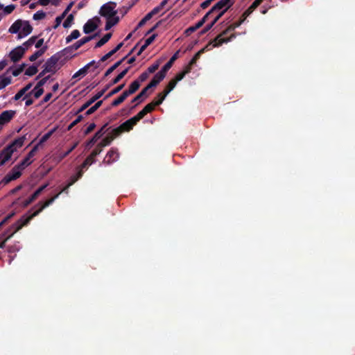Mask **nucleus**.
<instances>
[{"label":"nucleus","instance_id":"obj_1","mask_svg":"<svg viewBox=\"0 0 355 355\" xmlns=\"http://www.w3.org/2000/svg\"><path fill=\"white\" fill-rule=\"evenodd\" d=\"M245 20V17H241L239 20L232 23L224 31L217 35L214 40V46H220L224 43L232 42L234 38H236V33H234V30L241 26Z\"/></svg>","mask_w":355,"mask_h":355},{"label":"nucleus","instance_id":"obj_2","mask_svg":"<svg viewBox=\"0 0 355 355\" xmlns=\"http://www.w3.org/2000/svg\"><path fill=\"white\" fill-rule=\"evenodd\" d=\"M71 187L70 182H69L66 187H64L60 191H59L57 194L51 197L50 199L47 200L46 202H39L33 208H36L38 207L37 211H35L33 214L27 216L26 220L20 225L18 227H17L16 230L19 229H21L24 226L27 225L31 220L35 216H37L40 213H41L43 209L50 205H51L56 199L59 198V196L62 192L68 193L69 189Z\"/></svg>","mask_w":355,"mask_h":355},{"label":"nucleus","instance_id":"obj_3","mask_svg":"<svg viewBox=\"0 0 355 355\" xmlns=\"http://www.w3.org/2000/svg\"><path fill=\"white\" fill-rule=\"evenodd\" d=\"M117 3L110 1L103 5L99 10V15L106 19H111L116 16L118 10L116 9Z\"/></svg>","mask_w":355,"mask_h":355},{"label":"nucleus","instance_id":"obj_4","mask_svg":"<svg viewBox=\"0 0 355 355\" xmlns=\"http://www.w3.org/2000/svg\"><path fill=\"white\" fill-rule=\"evenodd\" d=\"M234 1L235 0H229L228 3L226 6H223L222 9H220L219 10H216V12H217V15L214 17V19L211 21V22L210 24H208L206 26V27L205 28L202 33H206V32L209 31L214 26V25L217 21H218V20L220 19H221L223 17V15L227 12V10L234 4Z\"/></svg>","mask_w":355,"mask_h":355},{"label":"nucleus","instance_id":"obj_5","mask_svg":"<svg viewBox=\"0 0 355 355\" xmlns=\"http://www.w3.org/2000/svg\"><path fill=\"white\" fill-rule=\"evenodd\" d=\"M98 35V33H94L92 35L85 36V37H82L81 40L77 41L73 44L69 46L64 49L63 52L65 53H71V51H77L80 47H81L83 44L92 41L94 38H96Z\"/></svg>","mask_w":355,"mask_h":355},{"label":"nucleus","instance_id":"obj_6","mask_svg":"<svg viewBox=\"0 0 355 355\" xmlns=\"http://www.w3.org/2000/svg\"><path fill=\"white\" fill-rule=\"evenodd\" d=\"M137 124V121H136V118L133 116L124 121L123 123L120 125L116 128H114L115 134L119 135L123 132H129Z\"/></svg>","mask_w":355,"mask_h":355},{"label":"nucleus","instance_id":"obj_7","mask_svg":"<svg viewBox=\"0 0 355 355\" xmlns=\"http://www.w3.org/2000/svg\"><path fill=\"white\" fill-rule=\"evenodd\" d=\"M60 56L55 54L48 58L46 63L44 64L43 68L48 72L55 73L56 71V67L59 61Z\"/></svg>","mask_w":355,"mask_h":355},{"label":"nucleus","instance_id":"obj_8","mask_svg":"<svg viewBox=\"0 0 355 355\" xmlns=\"http://www.w3.org/2000/svg\"><path fill=\"white\" fill-rule=\"evenodd\" d=\"M25 48L23 46H18L12 49L9 54V57L14 63H16L23 58Z\"/></svg>","mask_w":355,"mask_h":355},{"label":"nucleus","instance_id":"obj_9","mask_svg":"<svg viewBox=\"0 0 355 355\" xmlns=\"http://www.w3.org/2000/svg\"><path fill=\"white\" fill-rule=\"evenodd\" d=\"M228 1L229 0H219L218 3H216L214 6H212L210 10H209L205 15V16L200 19V21L203 24H205L211 13L214 12L216 10L222 9L223 6H226L228 3Z\"/></svg>","mask_w":355,"mask_h":355},{"label":"nucleus","instance_id":"obj_10","mask_svg":"<svg viewBox=\"0 0 355 355\" xmlns=\"http://www.w3.org/2000/svg\"><path fill=\"white\" fill-rule=\"evenodd\" d=\"M106 127L107 123H105V125H104L99 130L95 132V134L90 139V140L86 143V148H91L96 144V142L98 140L103 137V135L105 133L107 130Z\"/></svg>","mask_w":355,"mask_h":355},{"label":"nucleus","instance_id":"obj_11","mask_svg":"<svg viewBox=\"0 0 355 355\" xmlns=\"http://www.w3.org/2000/svg\"><path fill=\"white\" fill-rule=\"evenodd\" d=\"M119 154L116 148H111L105 155L103 159V163L107 165H110L116 162L119 158Z\"/></svg>","mask_w":355,"mask_h":355},{"label":"nucleus","instance_id":"obj_12","mask_svg":"<svg viewBox=\"0 0 355 355\" xmlns=\"http://www.w3.org/2000/svg\"><path fill=\"white\" fill-rule=\"evenodd\" d=\"M13 155V150L11 149V146L8 145L4 147L0 152V157L2 158L0 164H4L9 160Z\"/></svg>","mask_w":355,"mask_h":355},{"label":"nucleus","instance_id":"obj_13","mask_svg":"<svg viewBox=\"0 0 355 355\" xmlns=\"http://www.w3.org/2000/svg\"><path fill=\"white\" fill-rule=\"evenodd\" d=\"M175 82H173L172 80L168 83L166 86V88L163 91V92L159 93L158 96H159V101L158 103H162L164 101L165 97L175 88Z\"/></svg>","mask_w":355,"mask_h":355},{"label":"nucleus","instance_id":"obj_14","mask_svg":"<svg viewBox=\"0 0 355 355\" xmlns=\"http://www.w3.org/2000/svg\"><path fill=\"white\" fill-rule=\"evenodd\" d=\"M16 112L13 110H8V111H3L0 114V124H6L10 122L15 116Z\"/></svg>","mask_w":355,"mask_h":355},{"label":"nucleus","instance_id":"obj_15","mask_svg":"<svg viewBox=\"0 0 355 355\" xmlns=\"http://www.w3.org/2000/svg\"><path fill=\"white\" fill-rule=\"evenodd\" d=\"M164 73L162 72V70L156 73L153 78V79L150 81V83L147 85L148 88L150 89L153 88V87L157 86L161 81L164 80L165 78Z\"/></svg>","mask_w":355,"mask_h":355},{"label":"nucleus","instance_id":"obj_16","mask_svg":"<svg viewBox=\"0 0 355 355\" xmlns=\"http://www.w3.org/2000/svg\"><path fill=\"white\" fill-rule=\"evenodd\" d=\"M98 25L94 19H89L83 25V32L86 34L91 33L96 30Z\"/></svg>","mask_w":355,"mask_h":355},{"label":"nucleus","instance_id":"obj_17","mask_svg":"<svg viewBox=\"0 0 355 355\" xmlns=\"http://www.w3.org/2000/svg\"><path fill=\"white\" fill-rule=\"evenodd\" d=\"M179 52H180L179 50L177 52H175L173 55V56L170 58V60L168 61V62L166 63L164 65V67H162V69H161L165 76L166 74V72L172 67L175 61L178 58Z\"/></svg>","mask_w":355,"mask_h":355},{"label":"nucleus","instance_id":"obj_18","mask_svg":"<svg viewBox=\"0 0 355 355\" xmlns=\"http://www.w3.org/2000/svg\"><path fill=\"white\" fill-rule=\"evenodd\" d=\"M118 135L115 134L114 129H113L110 133H108L106 137L101 141L99 142L101 146L104 148L106 146L110 145L112 141L116 138Z\"/></svg>","mask_w":355,"mask_h":355},{"label":"nucleus","instance_id":"obj_19","mask_svg":"<svg viewBox=\"0 0 355 355\" xmlns=\"http://www.w3.org/2000/svg\"><path fill=\"white\" fill-rule=\"evenodd\" d=\"M27 217L24 218V216H23L22 218H21L19 220H18L17 221L16 223H15L14 225H12V227L15 228L12 234H10V236H7V238H6L3 241H2L1 242H0V249H2L4 248L5 246V243L6 242L7 240H8L13 234L15 232H17V230H16L17 227H18L20 225H21L23 223V222L26 220ZM20 229H19V230Z\"/></svg>","mask_w":355,"mask_h":355},{"label":"nucleus","instance_id":"obj_20","mask_svg":"<svg viewBox=\"0 0 355 355\" xmlns=\"http://www.w3.org/2000/svg\"><path fill=\"white\" fill-rule=\"evenodd\" d=\"M33 86V83H29L27 85L24 86V88L20 89L13 97V101H19V98H21L24 95L25 96L27 94V92H28Z\"/></svg>","mask_w":355,"mask_h":355},{"label":"nucleus","instance_id":"obj_21","mask_svg":"<svg viewBox=\"0 0 355 355\" xmlns=\"http://www.w3.org/2000/svg\"><path fill=\"white\" fill-rule=\"evenodd\" d=\"M26 139V136H23L15 139L14 141L11 142V144H8L9 146H11V149L13 150V153L17 150L18 148L21 147Z\"/></svg>","mask_w":355,"mask_h":355},{"label":"nucleus","instance_id":"obj_22","mask_svg":"<svg viewBox=\"0 0 355 355\" xmlns=\"http://www.w3.org/2000/svg\"><path fill=\"white\" fill-rule=\"evenodd\" d=\"M100 98V94H94L91 98L89 99L86 103H85L77 111V113H80V112H83L85 109L89 107L91 105H92L94 102Z\"/></svg>","mask_w":355,"mask_h":355},{"label":"nucleus","instance_id":"obj_23","mask_svg":"<svg viewBox=\"0 0 355 355\" xmlns=\"http://www.w3.org/2000/svg\"><path fill=\"white\" fill-rule=\"evenodd\" d=\"M149 90L150 89L146 85V87H144L138 95H137L135 97L132 98L131 102H138V103H141L142 101L143 98H146L148 96L147 93Z\"/></svg>","mask_w":355,"mask_h":355},{"label":"nucleus","instance_id":"obj_24","mask_svg":"<svg viewBox=\"0 0 355 355\" xmlns=\"http://www.w3.org/2000/svg\"><path fill=\"white\" fill-rule=\"evenodd\" d=\"M44 92V89L42 87L37 88V84H36V86L33 88V89L32 91L28 92L25 95V98H28V97H30L31 96L33 95L35 98H38L43 94Z\"/></svg>","mask_w":355,"mask_h":355},{"label":"nucleus","instance_id":"obj_25","mask_svg":"<svg viewBox=\"0 0 355 355\" xmlns=\"http://www.w3.org/2000/svg\"><path fill=\"white\" fill-rule=\"evenodd\" d=\"M23 23L24 21H22L21 19L16 20L12 23L8 31L11 33H17L21 30L23 26Z\"/></svg>","mask_w":355,"mask_h":355},{"label":"nucleus","instance_id":"obj_26","mask_svg":"<svg viewBox=\"0 0 355 355\" xmlns=\"http://www.w3.org/2000/svg\"><path fill=\"white\" fill-rule=\"evenodd\" d=\"M47 49H48L47 46H44L43 47L40 48L39 50H37L35 53H33V55H31L29 57V60L30 61H35L39 57H40L42 55H44L46 53V51H47Z\"/></svg>","mask_w":355,"mask_h":355},{"label":"nucleus","instance_id":"obj_27","mask_svg":"<svg viewBox=\"0 0 355 355\" xmlns=\"http://www.w3.org/2000/svg\"><path fill=\"white\" fill-rule=\"evenodd\" d=\"M22 171L23 170L18 165H15L9 172V174L11 175L12 180H15L21 177Z\"/></svg>","mask_w":355,"mask_h":355},{"label":"nucleus","instance_id":"obj_28","mask_svg":"<svg viewBox=\"0 0 355 355\" xmlns=\"http://www.w3.org/2000/svg\"><path fill=\"white\" fill-rule=\"evenodd\" d=\"M119 21V17L116 15L111 19H107L105 22V31L110 30L112 27L115 26Z\"/></svg>","mask_w":355,"mask_h":355},{"label":"nucleus","instance_id":"obj_29","mask_svg":"<svg viewBox=\"0 0 355 355\" xmlns=\"http://www.w3.org/2000/svg\"><path fill=\"white\" fill-rule=\"evenodd\" d=\"M130 70V67H128L121 71L119 73L117 74V76L114 78L112 82L111 85H114L119 83L122 78H123L125 75L128 73V71Z\"/></svg>","mask_w":355,"mask_h":355},{"label":"nucleus","instance_id":"obj_30","mask_svg":"<svg viewBox=\"0 0 355 355\" xmlns=\"http://www.w3.org/2000/svg\"><path fill=\"white\" fill-rule=\"evenodd\" d=\"M10 83H12V78L10 76L5 77L4 76H0V90L4 89L5 87Z\"/></svg>","mask_w":355,"mask_h":355},{"label":"nucleus","instance_id":"obj_31","mask_svg":"<svg viewBox=\"0 0 355 355\" xmlns=\"http://www.w3.org/2000/svg\"><path fill=\"white\" fill-rule=\"evenodd\" d=\"M94 163H95V158L90 154L85 158L80 168L83 170V168H87Z\"/></svg>","mask_w":355,"mask_h":355},{"label":"nucleus","instance_id":"obj_32","mask_svg":"<svg viewBox=\"0 0 355 355\" xmlns=\"http://www.w3.org/2000/svg\"><path fill=\"white\" fill-rule=\"evenodd\" d=\"M21 29L24 35H26V36L31 34L33 31V27L28 21H24Z\"/></svg>","mask_w":355,"mask_h":355},{"label":"nucleus","instance_id":"obj_33","mask_svg":"<svg viewBox=\"0 0 355 355\" xmlns=\"http://www.w3.org/2000/svg\"><path fill=\"white\" fill-rule=\"evenodd\" d=\"M111 37H112L111 33H106L102 39H101L98 42L96 43L94 47L98 48V47L103 46L105 43H107L109 41V40L111 38Z\"/></svg>","mask_w":355,"mask_h":355},{"label":"nucleus","instance_id":"obj_34","mask_svg":"<svg viewBox=\"0 0 355 355\" xmlns=\"http://www.w3.org/2000/svg\"><path fill=\"white\" fill-rule=\"evenodd\" d=\"M80 35V33L78 30H73L71 32L69 35H68L66 37V42L67 44L70 43L72 42V40H76V38H79Z\"/></svg>","mask_w":355,"mask_h":355},{"label":"nucleus","instance_id":"obj_35","mask_svg":"<svg viewBox=\"0 0 355 355\" xmlns=\"http://www.w3.org/2000/svg\"><path fill=\"white\" fill-rule=\"evenodd\" d=\"M214 40L209 42V44H208L206 46L203 47L201 49V50H200L197 53H196L194 55V56L193 58H194L197 61L198 60H199L200 55L204 53L206 51H208V49H210L209 48V46L211 45L212 47H215L214 46Z\"/></svg>","mask_w":355,"mask_h":355},{"label":"nucleus","instance_id":"obj_36","mask_svg":"<svg viewBox=\"0 0 355 355\" xmlns=\"http://www.w3.org/2000/svg\"><path fill=\"white\" fill-rule=\"evenodd\" d=\"M103 101H97L93 106L89 107L87 111L85 112L86 115H91L96 112L97 109H98L103 104Z\"/></svg>","mask_w":355,"mask_h":355},{"label":"nucleus","instance_id":"obj_37","mask_svg":"<svg viewBox=\"0 0 355 355\" xmlns=\"http://www.w3.org/2000/svg\"><path fill=\"white\" fill-rule=\"evenodd\" d=\"M124 86H125L124 83L117 85V87L116 88H114V89L110 91L108 94H107L105 95V96L104 97V98H110L112 96L119 93L120 91H121L124 88Z\"/></svg>","mask_w":355,"mask_h":355},{"label":"nucleus","instance_id":"obj_38","mask_svg":"<svg viewBox=\"0 0 355 355\" xmlns=\"http://www.w3.org/2000/svg\"><path fill=\"white\" fill-rule=\"evenodd\" d=\"M140 86L139 80H135L130 84L129 90L132 94H134L140 88Z\"/></svg>","mask_w":355,"mask_h":355},{"label":"nucleus","instance_id":"obj_39","mask_svg":"<svg viewBox=\"0 0 355 355\" xmlns=\"http://www.w3.org/2000/svg\"><path fill=\"white\" fill-rule=\"evenodd\" d=\"M159 101H155L153 102H151L150 103L146 105L144 109L145 110V112L148 114L150 113V112H153L155 106H158L161 105L162 103H158Z\"/></svg>","mask_w":355,"mask_h":355},{"label":"nucleus","instance_id":"obj_40","mask_svg":"<svg viewBox=\"0 0 355 355\" xmlns=\"http://www.w3.org/2000/svg\"><path fill=\"white\" fill-rule=\"evenodd\" d=\"M55 131V128L47 132L46 134H44L42 137L40 139V141L37 143L39 146L42 145L44 142L47 141L51 137L52 134Z\"/></svg>","mask_w":355,"mask_h":355},{"label":"nucleus","instance_id":"obj_41","mask_svg":"<svg viewBox=\"0 0 355 355\" xmlns=\"http://www.w3.org/2000/svg\"><path fill=\"white\" fill-rule=\"evenodd\" d=\"M32 161L30 157L27 155L21 161V162L17 164L22 170H24L26 166L31 165L32 164Z\"/></svg>","mask_w":355,"mask_h":355},{"label":"nucleus","instance_id":"obj_42","mask_svg":"<svg viewBox=\"0 0 355 355\" xmlns=\"http://www.w3.org/2000/svg\"><path fill=\"white\" fill-rule=\"evenodd\" d=\"M37 72V68L36 66H31L27 68L24 71V75L27 76H33Z\"/></svg>","mask_w":355,"mask_h":355},{"label":"nucleus","instance_id":"obj_43","mask_svg":"<svg viewBox=\"0 0 355 355\" xmlns=\"http://www.w3.org/2000/svg\"><path fill=\"white\" fill-rule=\"evenodd\" d=\"M37 41V36L33 35L27 41L23 43V47L25 48V51L28 49V47L31 46L34 44V43Z\"/></svg>","mask_w":355,"mask_h":355},{"label":"nucleus","instance_id":"obj_44","mask_svg":"<svg viewBox=\"0 0 355 355\" xmlns=\"http://www.w3.org/2000/svg\"><path fill=\"white\" fill-rule=\"evenodd\" d=\"M78 146V143H74L71 147H69L68 150H67L66 152L60 153L59 156L60 159H63L69 155V153H71L73 150L76 148Z\"/></svg>","mask_w":355,"mask_h":355},{"label":"nucleus","instance_id":"obj_45","mask_svg":"<svg viewBox=\"0 0 355 355\" xmlns=\"http://www.w3.org/2000/svg\"><path fill=\"white\" fill-rule=\"evenodd\" d=\"M151 19H152V17L149 15V12H148L143 19H141L140 20L138 25L137 26V28L135 29V31H136L137 29H139L141 27H142L143 26H144L145 24L146 23V21H149Z\"/></svg>","mask_w":355,"mask_h":355},{"label":"nucleus","instance_id":"obj_46","mask_svg":"<svg viewBox=\"0 0 355 355\" xmlns=\"http://www.w3.org/2000/svg\"><path fill=\"white\" fill-rule=\"evenodd\" d=\"M87 71H86V69L83 67L81 69H80L78 71H77L75 73H73V76H72L73 79L79 78L80 76L83 77L86 76Z\"/></svg>","mask_w":355,"mask_h":355},{"label":"nucleus","instance_id":"obj_47","mask_svg":"<svg viewBox=\"0 0 355 355\" xmlns=\"http://www.w3.org/2000/svg\"><path fill=\"white\" fill-rule=\"evenodd\" d=\"M103 150V147L101 146V144L100 143H98L95 148L93 150L92 153H91V155L95 158L96 156H97L98 155H99Z\"/></svg>","mask_w":355,"mask_h":355},{"label":"nucleus","instance_id":"obj_48","mask_svg":"<svg viewBox=\"0 0 355 355\" xmlns=\"http://www.w3.org/2000/svg\"><path fill=\"white\" fill-rule=\"evenodd\" d=\"M25 67H26V64H22L20 66H19V67L13 69L12 70L13 76L17 77V76H19L21 73V72L24 70Z\"/></svg>","mask_w":355,"mask_h":355},{"label":"nucleus","instance_id":"obj_49","mask_svg":"<svg viewBox=\"0 0 355 355\" xmlns=\"http://www.w3.org/2000/svg\"><path fill=\"white\" fill-rule=\"evenodd\" d=\"M46 14L45 13L44 11L38 10L33 15V19H35V20L43 19L46 17Z\"/></svg>","mask_w":355,"mask_h":355},{"label":"nucleus","instance_id":"obj_50","mask_svg":"<svg viewBox=\"0 0 355 355\" xmlns=\"http://www.w3.org/2000/svg\"><path fill=\"white\" fill-rule=\"evenodd\" d=\"M73 21V15H69L67 18L63 22V27L65 28H69L71 26V23Z\"/></svg>","mask_w":355,"mask_h":355},{"label":"nucleus","instance_id":"obj_51","mask_svg":"<svg viewBox=\"0 0 355 355\" xmlns=\"http://www.w3.org/2000/svg\"><path fill=\"white\" fill-rule=\"evenodd\" d=\"M100 63H98V61L96 62L94 60L89 62V63L87 64L84 67L86 69V71H88V70L92 67H94V69H96L98 67Z\"/></svg>","mask_w":355,"mask_h":355},{"label":"nucleus","instance_id":"obj_52","mask_svg":"<svg viewBox=\"0 0 355 355\" xmlns=\"http://www.w3.org/2000/svg\"><path fill=\"white\" fill-rule=\"evenodd\" d=\"M185 76V73H184L182 71L178 73L174 79H173L172 80L175 82V84L176 85L178 81L182 80Z\"/></svg>","mask_w":355,"mask_h":355},{"label":"nucleus","instance_id":"obj_53","mask_svg":"<svg viewBox=\"0 0 355 355\" xmlns=\"http://www.w3.org/2000/svg\"><path fill=\"white\" fill-rule=\"evenodd\" d=\"M83 119V116L82 115H79L78 116V117L71 122V123L69 125V126L68 127V130H70L72 129L73 127H74L75 125H76L77 124L79 123V122L81 121V120Z\"/></svg>","mask_w":355,"mask_h":355},{"label":"nucleus","instance_id":"obj_54","mask_svg":"<svg viewBox=\"0 0 355 355\" xmlns=\"http://www.w3.org/2000/svg\"><path fill=\"white\" fill-rule=\"evenodd\" d=\"M15 8V6L13 4L7 6L3 8V12L5 15H10V13L12 12L14 9Z\"/></svg>","mask_w":355,"mask_h":355},{"label":"nucleus","instance_id":"obj_55","mask_svg":"<svg viewBox=\"0 0 355 355\" xmlns=\"http://www.w3.org/2000/svg\"><path fill=\"white\" fill-rule=\"evenodd\" d=\"M38 148L39 145L37 144L26 155L31 159L37 153Z\"/></svg>","mask_w":355,"mask_h":355},{"label":"nucleus","instance_id":"obj_56","mask_svg":"<svg viewBox=\"0 0 355 355\" xmlns=\"http://www.w3.org/2000/svg\"><path fill=\"white\" fill-rule=\"evenodd\" d=\"M157 37V34H153L149 37L146 40L144 44L148 47L149 45L151 44V43L153 42V41L155 40V37Z\"/></svg>","mask_w":355,"mask_h":355},{"label":"nucleus","instance_id":"obj_57","mask_svg":"<svg viewBox=\"0 0 355 355\" xmlns=\"http://www.w3.org/2000/svg\"><path fill=\"white\" fill-rule=\"evenodd\" d=\"M147 113L145 112V110L143 108L141 111H140L136 116L134 117L136 118V121L137 123L139 121L140 119H143Z\"/></svg>","mask_w":355,"mask_h":355},{"label":"nucleus","instance_id":"obj_58","mask_svg":"<svg viewBox=\"0 0 355 355\" xmlns=\"http://www.w3.org/2000/svg\"><path fill=\"white\" fill-rule=\"evenodd\" d=\"M50 78V76H47L46 77H44L43 78H42L41 80H40L37 84V88H39V87H41L42 88V86L44 85L47 81L49 80V79Z\"/></svg>","mask_w":355,"mask_h":355},{"label":"nucleus","instance_id":"obj_59","mask_svg":"<svg viewBox=\"0 0 355 355\" xmlns=\"http://www.w3.org/2000/svg\"><path fill=\"white\" fill-rule=\"evenodd\" d=\"M149 77V73L148 71L142 72L141 74L139 76V78L137 80H139V83L144 82Z\"/></svg>","mask_w":355,"mask_h":355},{"label":"nucleus","instance_id":"obj_60","mask_svg":"<svg viewBox=\"0 0 355 355\" xmlns=\"http://www.w3.org/2000/svg\"><path fill=\"white\" fill-rule=\"evenodd\" d=\"M133 6V4L129 6L128 7L123 6L120 8L119 10H117L123 16L127 14L128 10L130 9V8Z\"/></svg>","mask_w":355,"mask_h":355},{"label":"nucleus","instance_id":"obj_61","mask_svg":"<svg viewBox=\"0 0 355 355\" xmlns=\"http://www.w3.org/2000/svg\"><path fill=\"white\" fill-rule=\"evenodd\" d=\"M12 180V177L11 176V175L8 173L2 179L1 182L3 183L4 184H6Z\"/></svg>","mask_w":355,"mask_h":355},{"label":"nucleus","instance_id":"obj_62","mask_svg":"<svg viewBox=\"0 0 355 355\" xmlns=\"http://www.w3.org/2000/svg\"><path fill=\"white\" fill-rule=\"evenodd\" d=\"M159 67V64L158 63L153 64V65H151L150 67H149L148 68V71H147L148 73H153L156 70L158 69Z\"/></svg>","mask_w":355,"mask_h":355},{"label":"nucleus","instance_id":"obj_63","mask_svg":"<svg viewBox=\"0 0 355 355\" xmlns=\"http://www.w3.org/2000/svg\"><path fill=\"white\" fill-rule=\"evenodd\" d=\"M160 10H162L161 8L159 6H157L153 8L150 12H149V15L152 18L153 16L157 15V13H158Z\"/></svg>","mask_w":355,"mask_h":355},{"label":"nucleus","instance_id":"obj_64","mask_svg":"<svg viewBox=\"0 0 355 355\" xmlns=\"http://www.w3.org/2000/svg\"><path fill=\"white\" fill-rule=\"evenodd\" d=\"M96 127V125L95 123H91L90 125H89V126L84 131V134L85 135H87L90 132H92L94 129Z\"/></svg>","mask_w":355,"mask_h":355}]
</instances>
